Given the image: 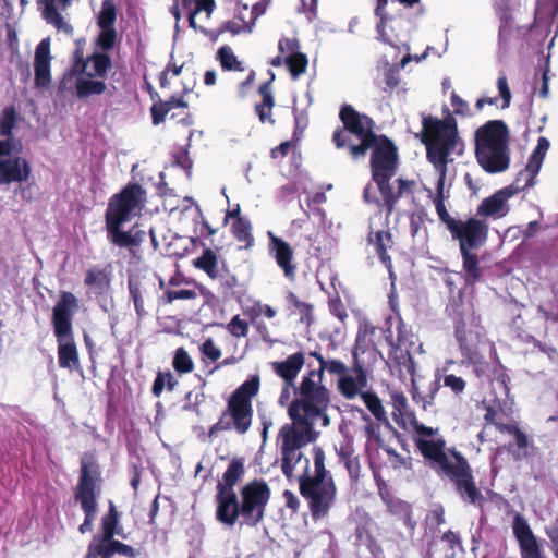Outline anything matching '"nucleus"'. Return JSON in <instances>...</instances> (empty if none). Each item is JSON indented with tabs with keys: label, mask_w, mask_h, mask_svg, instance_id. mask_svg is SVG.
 Returning a JSON list of instances; mask_svg holds the SVG:
<instances>
[{
	"label": "nucleus",
	"mask_w": 558,
	"mask_h": 558,
	"mask_svg": "<svg viewBox=\"0 0 558 558\" xmlns=\"http://www.w3.org/2000/svg\"><path fill=\"white\" fill-rule=\"evenodd\" d=\"M245 466L242 459L234 458L228 464L216 486V520L229 527L238 522L250 527L263 522L271 489L266 481L254 478L235 493V485L243 478Z\"/></svg>",
	"instance_id": "obj_3"
},
{
	"label": "nucleus",
	"mask_w": 558,
	"mask_h": 558,
	"mask_svg": "<svg viewBox=\"0 0 558 558\" xmlns=\"http://www.w3.org/2000/svg\"><path fill=\"white\" fill-rule=\"evenodd\" d=\"M397 330L398 335L396 340H393L392 332L389 330V335L386 336L387 343L413 349L415 347L414 335L408 330L405 324L402 320L399 322Z\"/></svg>",
	"instance_id": "obj_44"
},
{
	"label": "nucleus",
	"mask_w": 558,
	"mask_h": 558,
	"mask_svg": "<svg viewBox=\"0 0 558 558\" xmlns=\"http://www.w3.org/2000/svg\"><path fill=\"white\" fill-rule=\"evenodd\" d=\"M215 8H216L215 0H194V8H193V10L190 11V14H189L190 27L197 31L198 27L196 26V22H195L196 14L204 11L206 13L207 17H210Z\"/></svg>",
	"instance_id": "obj_54"
},
{
	"label": "nucleus",
	"mask_w": 558,
	"mask_h": 558,
	"mask_svg": "<svg viewBox=\"0 0 558 558\" xmlns=\"http://www.w3.org/2000/svg\"><path fill=\"white\" fill-rule=\"evenodd\" d=\"M288 300L299 311L301 322L310 325L313 322V305L300 301L294 293H290Z\"/></svg>",
	"instance_id": "obj_57"
},
{
	"label": "nucleus",
	"mask_w": 558,
	"mask_h": 558,
	"mask_svg": "<svg viewBox=\"0 0 558 558\" xmlns=\"http://www.w3.org/2000/svg\"><path fill=\"white\" fill-rule=\"evenodd\" d=\"M274 80L275 74L270 72V78L260 84L258 87V94L262 99L259 102L255 104L254 111L262 124L268 123L274 125L276 123V120L272 117V109L276 105L275 96L272 93Z\"/></svg>",
	"instance_id": "obj_24"
},
{
	"label": "nucleus",
	"mask_w": 558,
	"mask_h": 558,
	"mask_svg": "<svg viewBox=\"0 0 558 558\" xmlns=\"http://www.w3.org/2000/svg\"><path fill=\"white\" fill-rule=\"evenodd\" d=\"M427 219V213L424 208L413 211L409 215L410 221V233L413 238L426 234L425 222Z\"/></svg>",
	"instance_id": "obj_53"
},
{
	"label": "nucleus",
	"mask_w": 558,
	"mask_h": 558,
	"mask_svg": "<svg viewBox=\"0 0 558 558\" xmlns=\"http://www.w3.org/2000/svg\"><path fill=\"white\" fill-rule=\"evenodd\" d=\"M420 453L441 478L449 480L460 498L482 508L485 497L477 488L473 470L468 459L456 448L447 449L446 440L417 442Z\"/></svg>",
	"instance_id": "obj_4"
},
{
	"label": "nucleus",
	"mask_w": 558,
	"mask_h": 558,
	"mask_svg": "<svg viewBox=\"0 0 558 558\" xmlns=\"http://www.w3.org/2000/svg\"><path fill=\"white\" fill-rule=\"evenodd\" d=\"M513 535L517 538L522 558H546L542 555L537 538L534 535L527 520L515 513L512 522Z\"/></svg>",
	"instance_id": "obj_15"
},
{
	"label": "nucleus",
	"mask_w": 558,
	"mask_h": 558,
	"mask_svg": "<svg viewBox=\"0 0 558 558\" xmlns=\"http://www.w3.org/2000/svg\"><path fill=\"white\" fill-rule=\"evenodd\" d=\"M510 131L502 120H490L475 131V156L488 173L506 171L510 165Z\"/></svg>",
	"instance_id": "obj_8"
},
{
	"label": "nucleus",
	"mask_w": 558,
	"mask_h": 558,
	"mask_svg": "<svg viewBox=\"0 0 558 558\" xmlns=\"http://www.w3.org/2000/svg\"><path fill=\"white\" fill-rule=\"evenodd\" d=\"M170 111L171 107H169V102H165L162 100L155 102L150 108L153 124L159 125L162 123Z\"/></svg>",
	"instance_id": "obj_61"
},
{
	"label": "nucleus",
	"mask_w": 558,
	"mask_h": 558,
	"mask_svg": "<svg viewBox=\"0 0 558 558\" xmlns=\"http://www.w3.org/2000/svg\"><path fill=\"white\" fill-rule=\"evenodd\" d=\"M259 377L251 376L240 385L230 396L226 410L221 413L217 423L210 426L208 436L211 438L217 433L234 428L239 434H245L252 424V399L258 393Z\"/></svg>",
	"instance_id": "obj_9"
},
{
	"label": "nucleus",
	"mask_w": 558,
	"mask_h": 558,
	"mask_svg": "<svg viewBox=\"0 0 558 558\" xmlns=\"http://www.w3.org/2000/svg\"><path fill=\"white\" fill-rule=\"evenodd\" d=\"M111 282L110 275L105 270L97 267L89 268L86 271L84 283L87 287H95L100 291L109 288Z\"/></svg>",
	"instance_id": "obj_38"
},
{
	"label": "nucleus",
	"mask_w": 558,
	"mask_h": 558,
	"mask_svg": "<svg viewBox=\"0 0 558 558\" xmlns=\"http://www.w3.org/2000/svg\"><path fill=\"white\" fill-rule=\"evenodd\" d=\"M284 64L287 65L291 76L293 78H298L306 72L308 59L303 52L293 53L284 57Z\"/></svg>",
	"instance_id": "obj_42"
},
{
	"label": "nucleus",
	"mask_w": 558,
	"mask_h": 558,
	"mask_svg": "<svg viewBox=\"0 0 558 558\" xmlns=\"http://www.w3.org/2000/svg\"><path fill=\"white\" fill-rule=\"evenodd\" d=\"M56 339L58 343L59 366L70 371L78 369L81 365L74 333L56 337Z\"/></svg>",
	"instance_id": "obj_26"
},
{
	"label": "nucleus",
	"mask_w": 558,
	"mask_h": 558,
	"mask_svg": "<svg viewBox=\"0 0 558 558\" xmlns=\"http://www.w3.org/2000/svg\"><path fill=\"white\" fill-rule=\"evenodd\" d=\"M144 195L145 190L141 184L129 183L109 198L105 213V225L107 236L113 245L133 251L144 242L145 231L135 228L129 231L121 229L122 225L130 221L135 211L140 209Z\"/></svg>",
	"instance_id": "obj_5"
},
{
	"label": "nucleus",
	"mask_w": 558,
	"mask_h": 558,
	"mask_svg": "<svg viewBox=\"0 0 558 558\" xmlns=\"http://www.w3.org/2000/svg\"><path fill=\"white\" fill-rule=\"evenodd\" d=\"M396 364L400 374H407L411 378L416 374V365L413 355L389 356Z\"/></svg>",
	"instance_id": "obj_58"
},
{
	"label": "nucleus",
	"mask_w": 558,
	"mask_h": 558,
	"mask_svg": "<svg viewBox=\"0 0 558 558\" xmlns=\"http://www.w3.org/2000/svg\"><path fill=\"white\" fill-rule=\"evenodd\" d=\"M391 401L393 407V417L398 421L400 418H409L410 421L414 417V413H412L408 405L407 397L403 392L393 391L391 393Z\"/></svg>",
	"instance_id": "obj_46"
},
{
	"label": "nucleus",
	"mask_w": 558,
	"mask_h": 558,
	"mask_svg": "<svg viewBox=\"0 0 558 558\" xmlns=\"http://www.w3.org/2000/svg\"><path fill=\"white\" fill-rule=\"evenodd\" d=\"M80 307L78 299L69 291H61L59 300L52 308L51 323L54 337L73 332V317Z\"/></svg>",
	"instance_id": "obj_13"
},
{
	"label": "nucleus",
	"mask_w": 558,
	"mask_h": 558,
	"mask_svg": "<svg viewBox=\"0 0 558 558\" xmlns=\"http://www.w3.org/2000/svg\"><path fill=\"white\" fill-rule=\"evenodd\" d=\"M536 175L537 174L532 175V170L529 168V165H526L525 168L518 173L514 182L507 187H512V190L515 189L517 194L521 191L532 187L535 184Z\"/></svg>",
	"instance_id": "obj_55"
},
{
	"label": "nucleus",
	"mask_w": 558,
	"mask_h": 558,
	"mask_svg": "<svg viewBox=\"0 0 558 558\" xmlns=\"http://www.w3.org/2000/svg\"><path fill=\"white\" fill-rule=\"evenodd\" d=\"M314 371H320V378L324 379V372L328 371L330 374L343 375L347 372V366L339 360H325L319 359V366Z\"/></svg>",
	"instance_id": "obj_59"
},
{
	"label": "nucleus",
	"mask_w": 558,
	"mask_h": 558,
	"mask_svg": "<svg viewBox=\"0 0 558 558\" xmlns=\"http://www.w3.org/2000/svg\"><path fill=\"white\" fill-rule=\"evenodd\" d=\"M331 403L330 390L323 384L320 371H308L294 388V399L288 408L291 424L279 430L281 439V471L288 481L294 477L296 464L303 453L301 448L314 440V423L322 418L329 425L327 410Z\"/></svg>",
	"instance_id": "obj_2"
},
{
	"label": "nucleus",
	"mask_w": 558,
	"mask_h": 558,
	"mask_svg": "<svg viewBox=\"0 0 558 558\" xmlns=\"http://www.w3.org/2000/svg\"><path fill=\"white\" fill-rule=\"evenodd\" d=\"M217 60L223 71L243 72L245 68L241 61L238 60L232 48L228 45L221 46L217 51Z\"/></svg>",
	"instance_id": "obj_36"
},
{
	"label": "nucleus",
	"mask_w": 558,
	"mask_h": 558,
	"mask_svg": "<svg viewBox=\"0 0 558 558\" xmlns=\"http://www.w3.org/2000/svg\"><path fill=\"white\" fill-rule=\"evenodd\" d=\"M17 112L14 106H7L0 116V135L13 137V130L17 124Z\"/></svg>",
	"instance_id": "obj_39"
},
{
	"label": "nucleus",
	"mask_w": 558,
	"mask_h": 558,
	"mask_svg": "<svg viewBox=\"0 0 558 558\" xmlns=\"http://www.w3.org/2000/svg\"><path fill=\"white\" fill-rule=\"evenodd\" d=\"M50 38H44L36 47L34 70L35 85L39 88L47 87L51 82L50 73Z\"/></svg>",
	"instance_id": "obj_21"
},
{
	"label": "nucleus",
	"mask_w": 558,
	"mask_h": 558,
	"mask_svg": "<svg viewBox=\"0 0 558 558\" xmlns=\"http://www.w3.org/2000/svg\"><path fill=\"white\" fill-rule=\"evenodd\" d=\"M32 174L29 161L21 156L0 160V185L27 182Z\"/></svg>",
	"instance_id": "obj_16"
},
{
	"label": "nucleus",
	"mask_w": 558,
	"mask_h": 558,
	"mask_svg": "<svg viewBox=\"0 0 558 558\" xmlns=\"http://www.w3.org/2000/svg\"><path fill=\"white\" fill-rule=\"evenodd\" d=\"M342 125L332 133V143L337 149H345L353 160L364 158L371 149L369 168L372 180L376 184L380 198L371 194L372 184L363 191V198L368 204H376L385 209L386 217L392 215L398 201L414 193L416 182L404 178L396 179L397 190L391 184L398 165V148L385 134L375 132V121L366 113L357 111L350 104H342L339 109Z\"/></svg>",
	"instance_id": "obj_1"
},
{
	"label": "nucleus",
	"mask_w": 558,
	"mask_h": 558,
	"mask_svg": "<svg viewBox=\"0 0 558 558\" xmlns=\"http://www.w3.org/2000/svg\"><path fill=\"white\" fill-rule=\"evenodd\" d=\"M197 298L195 289H169L163 293V299L167 303H172L175 300H194Z\"/></svg>",
	"instance_id": "obj_60"
},
{
	"label": "nucleus",
	"mask_w": 558,
	"mask_h": 558,
	"mask_svg": "<svg viewBox=\"0 0 558 558\" xmlns=\"http://www.w3.org/2000/svg\"><path fill=\"white\" fill-rule=\"evenodd\" d=\"M441 376L435 375L434 378L428 379L421 377L418 379L411 378V396L416 404H422L423 410H426L428 405H432L435 401L437 392L440 390Z\"/></svg>",
	"instance_id": "obj_19"
},
{
	"label": "nucleus",
	"mask_w": 558,
	"mask_h": 558,
	"mask_svg": "<svg viewBox=\"0 0 558 558\" xmlns=\"http://www.w3.org/2000/svg\"><path fill=\"white\" fill-rule=\"evenodd\" d=\"M446 313L453 323L454 337L462 347L468 340L466 317L471 314L461 295L450 300Z\"/></svg>",
	"instance_id": "obj_22"
},
{
	"label": "nucleus",
	"mask_w": 558,
	"mask_h": 558,
	"mask_svg": "<svg viewBox=\"0 0 558 558\" xmlns=\"http://www.w3.org/2000/svg\"><path fill=\"white\" fill-rule=\"evenodd\" d=\"M101 533L93 536V539L88 544L87 549L100 546L114 538L116 535H123V527L120 524V512L118 511L113 501H109L108 511L101 518L100 522Z\"/></svg>",
	"instance_id": "obj_17"
},
{
	"label": "nucleus",
	"mask_w": 558,
	"mask_h": 558,
	"mask_svg": "<svg viewBox=\"0 0 558 558\" xmlns=\"http://www.w3.org/2000/svg\"><path fill=\"white\" fill-rule=\"evenodd\" d=\"M500 433H507L514 437L515 445L520 450H526L529 447H533V442L529 439L525 433H523L517 424L500 425L498 426Z\"/></svg>",
	"instance_id": "obj_51"
},
{
	"label": "nucleus",
	"mask_w": 558,
	"mask_h": 558,
	"mask_svg": "<svg viewBox=\"0 0 558 558\" xmlns=\"http://www.w3.org/2000/svg\"><path fill=\"white\" fill-rule=\"evenodd\" d=\"M172 366L180 374L191 373L194 368L193 360L184 348H179L174 352Z\"/></svg>",
	"instance_id": "obj_50"
},
{
	"label": "nucleus",
	"mask_w": 558,
	"mask_h": 558,
	"mask_svg": "<svg viewBox=\"0 0 558 558\" xmlns=\"http://www.w3.org/2000/svg\"><path fill=\"white\" fill-rule=\"evenodd\" d=\"M368 244L374 246L375 253L381 264L392 274V259L388 254V250L393 246V238L389 230L371 231L367 235Z\"/></svg>",
	"instance_id": "obj_27"
},
{
	"label": "nucleus",
	"mask_w": 558,
	"mask_h": 558,
	"mask_svg": "<svg viewBox=\"0 0 558 558\" xmlns=\"http://www.w3.org/2000/svg\"><path fill=\"white\" fill-rule=\"evenodd\" d=\"M462 255V267L464 279L468 284H475L483 278V270L480 267L477 255L471 251H460Z\"/></svg>",
	"instance_id": "obj_32"
},
{
	"label": "nucleus",
	"mask_w": 558,
	"mask_h": 558,
	"mask_svg": "<svg viewBox=\"0 0 558 558\" xmlns=\"http://www.w3.org/2000/svg\"><path fill=\"white\" fill-rule=\"evenodd\" d=\"M328 307L329 312L340 322H344L348 318L347 308L338 294L329 299Z\"/></svg>",
	"instance_id": "obj_63"
},
{
	"label": "nucleus",
	"mask_w": 558,
	"mask_h": 558,
	"mask_svg": "<svg viewBox=\"0 0 558 558\" xmlns=\"http://www.w3.org/2000/svg\"><path fill=\"white\" fill-rule=\"evenodd\" d=\"M102 477L100 466L93 453H84L81 458L80 475L74 487V500L84 512V521L78 526L82 534L93 530L98 513V498L101 495Z\"/></svg>",
	"instance_id": "obj_10"
},
{
	"label": "nucleus",
	"mask_w": 558,
	"mask_h": 558,
	"mask_svg": "<svg viewBox=\"0 0 558 558\" xmlns=\"http://www.w3.org/2000/svg\"><path fill=\"white\" fill-rule=\"evenodd\" d=\"M410 422H411L413 432L415 434L414 438H413L414 445L416 446V448L418 450H420V447H418L417 442H420V440H423V441L445 440L442 437L435 438V439H428V437H434V436L438 435V432H439L438 428H433V427H429V426H426V425L420 423L415 416L412 417V420Z\"/></svg>",
	"instance_id": "obj_41"
},
{
	"label": "nucleus",
	"mask_w": 558,
	"mask_h": 558,
	"mask_svg": "<svg viewBox=\"0 0 558 558\" xmlns=\"http://www.w3.org/2000/svg\"><path fill=\"white\" fill-rule=\"evenodd\" d=\"M373 332L374 328H369L368 326L359 329L355 343L352 348L353 372L355 373V377L341 376L338 380L339 391L347 399H353L359 391L367 385L366 371L363 361L360 360V355L367 351L371 341L368 337Z\"/></svg>",
	"instance_id": "obj_12"
},
{
	"label": "nucleus",
	"mask_w": 558,
	"mask_h": 558,
	"mask_svg": "<svg viewBox=\"0 0 558 558\" xmlns=\"http://www.w3.org/2000/svg\"><path fill=\"white\" fill-rule=\"evenodd\" d=\"M305 363V356L302 351H299L290 356L287 360L281 362H271L272 371L283 379L284 384L288 386H293L295 384V379L302 369Z\"/></svg>",
	"instance_id": "obj_28"
},
{
	"label": "nucleus",
	"mask_w": 558,
	"mask_h": 558,
	"mask_svg": "<svg viewBox=\"0 0 558 558\" xmlns=\"http://www.w3.org/2000/svg\"><path fill=\"white\" fill-rule=\"evenodd\" d=\"M515 195V189L504 187L495 192L492 196L482 201L477 207V216L482 217H505L509 211L507 201Z\"/></svg>",
	"instance_id": "obj_20"
},
{
	"label": "nucleus",
	"mask_w": 558,
	"mask_h": 558,
	"mask_svg": "<svg viewBox=\"0 0 558 558\" xmlns=\"http://www.w3.org/2000/svg\"><path fill=\"white\" fill-rule=\"evenodd\" d=\"M445 178H446V172H440L439 179L437 181V186H436L437 195L434 199V204H435L437 215H438L439 219L441 220V222H444L446 225V227L448 228L449 231H453V230H456L457 222L459 220H456L454 218H452L446 208V205L444 202Z\"/></svg>",
	"instance_id": "obj_31"
},
{
	"label": "nucleus",
	"mask_w": 558,
	"mask_h": 558,
	"mask_svg": "<svg viewBox=\"0 0 558 558\" xmlns=\"http://www.w3.org/2000/svg\"><path fill=\"white\" fill-rule=\"evenodd\" d=\"M117 5L111 0H104L97 15L98 27H116Z\"/></svg>",
	"instance_id": "obj_43"
},
{
	"label": "nucleus",
	"mask_w": 558,
	"mask_h": 558,
	"mask_svg": "<svg viewBox=\"0 0 558 558\" xmlns=\"http://www.w3.org/2000/svg\"><path fill=\"white\" fill-rule=\"evenodd\" d=\"M300 48V40L298 38L283 37L278 43L279 52L284 57L299 53Z\"/></svg>",
	"instance_id": "obj_64"
},
{
	"label": "nucleus",
	"mask_w": 558,
	"mask_h": 558,
	"mask_svg": "<svg viewBox=\"0 0 558 558\" xmlns=\"http://www.w3.org/2000/svg\"><path fill=\"white\" fill-rule=\"evenodd\" d=\"M107 84L102 80L93 77H78L75 82L76 96L81 99L93 95H101L106 92Z\"/></svg>",
	"instance_id": "obj_33"
},
{
	"label": "nucleus",
	"mask_w": 558,
	"mask_h": 558,
	"mask_svg": "<svg viewBox=\"0 0 558 558\" xmlns=\"http://www.w3.org/2000/svg\"><path fill=\"white\" fill-rule=\"evenodd\" d=\"M505 399L502 400L499 397H496L493 404L487 403L485 400L483 401L485 414H484V421L487 425H494L498 429V426L506 425L505 423L499 422L498 415L499 411L501 410L500 404H505Z\"/></svg>",
	"instance_id": "obj_52"
},
{
	"label": "nucleus",
	"mask_w": 558,
	"mask_h": 558,
	"mask_svg": "<svg viewBox=\"0 0 558 558\" xmlns=\"http://www.w3.org/2000/svg\"><path fill=\"white\" fill-rule=\"evenodd\" d=\"M450 233L459 240L460 251H471L481 247L486 242L488 227L482 220L470 218L465 222L459 220L456 230Z\"/></svg>",
	"instance_id": "obj_14"
},
{
	"label": "nucleus",
	"mask_w": 558,
	"mask_h": 558,
	"mask_svg": "<svg viewBox=\"0 0 558 558\" xmlns=\"http://www.w3.org/2000/svg\"><path fill=\"white\" fill-rule=\"evenodd\" d=\"M444 113L441 120L433 116H424L422 119L421 141L426 147L427 160L439 173L446 172L451 154H461L463 150L456 118L446 106Z\"/></svg>",
	"instance_id": "obj_6"
},
{
	"label": "nucleus",
	"mask_w": 558,
	"mask_h": 558,
	"mask_svg": "<svg viewBox=\"0 0 558 558\" xmlns=\"http://www.w3.org/2000/svg\"><path fill=\"white\" fill-rule=\"evenodd\" d=\"M314 474L307 468L299 476V490L307 501L313 520L328 515L337 496V486L332 475L325 466V452L320 447L313 448Z\"/></svg>",
	"instance_id": "obj_7"
},
{
	"label": "nucleus",
	"mask_w": 558,
	"mask_h": 558,
	"mask_svg": "<svg viewBox=\"0 0 558 558\" xmlns=\"http://www.w3.org/2000/svg\"><path fill=\"white\" fill-rule=\"evenodd\" d=\"M232 337L245 338L250 332V324L241 318L239 314L234 315L226 325H221Z\"/></svg>",
	"instance_id": "obj_48"
},
{
	"label": "nucleus",
	"mask_w": 558,
	"mask_h": 558,
	"mask_svg": "<svg viewBox=\"0 0 558 558\" xmlns=\"http://www.w3.org/2000/svg\"><path fill=\"white\" fill-rule=\"evenodd\" d=\"M118 33L116 27H99L96 46L104 52L111 51L117 43Z\"/></svg>",
	"instance_id": "obj_47"
},
{
	"label": "nucleus",
	"mask_w": 558,
	"mask_h": 558,
	"mask_svg": "<svg viewBox=\"0 0 558 558\" xmlns=\"http://www.w3.org/2000/svg\"><path fill=\"white\" fill-rule=\"evenodd\" d=\"M128 288L137 316L140 318L144 317L147 314L144 307V295L147 293V282L145 278L138 275L129 276Z\"/></svg>",
	"instance_id": "obj_30"
},
{
	"label": "nucleus",
	"mask_w": 558,
	"mask_h": 558,
	"mask_svg": "<svg viewBox=\"0 0 558 558\" xmlns=\"http://www.w3.org/2000/svg\"><path fill=\"white\" fill-rule=\"evenodd\" d=\"M71 2L72 0H37V5L48 24H51L59 32L62 31L66 34H72L73 27L65 22L57 7L58 3L62 10H65Z\"/></svg>",
	"instance_id": "obj_23"
},
{
	"label": "nucleus",
	"mask_w": 558,
	"mask_h": 558,
	"mask_svg": "<svg viewBox=\"0 0 558 558\" xmlns=\"http://www.w3.org/2000/svg\"><path fill=\"white\" fill-rule=\"evenodd\" d=\"M270 2L271 0H259L250 8L248 4L244 3L242 0H229L232 17L220 25L217 34L203 27H199V29L207 36H210L213 40L222 33H230L233 36L251 34L255 27L256 21L266 13Z\"/></svg>",
	"instance_id": "obj_11"
},
{
	"label": "nucleus",
	"mask_w": 558,
	"mask_h": 558,
	"mask_svg": "<svg viewBox=\"0 0 558 558\" xmlns=\"http://www.w3.org/2000/svg\"><path fill=\"white\" fill-rule=\"evenodd\" d=\"M530 29L531 28H527L525 26L517 27L514 29L512 20L509 17H505L502 19L499 27V41L507 44L513 36L514 32H517L519 35H525L530 32Z\"/></svg>",
	"instance_id": "obj_56"
},
{
	"label": "nucleus",
	"mask_w": 558,
	"mask_h": 558,
	"mask_svg": "<svg viewBox=\"0 0 558 558\" xmlns=\"http://www.w3.org/2000/svg\"><path fill=\"white\" fill-rule=\"evenodd\" d=\"M88 61L92 62L93 72L86 73L88 77H100L105 78L107 72L112 66L111 57L107 52H94L88 57Z\"/></svg>",
	"instance_id": "obj_37"
},
{
	"label": "nucleus",
	"mask_w": 558,
	"mask_h": 558,
	"mask_svg": "<svg viewBox=\"0 0 558 558\" xmlns=\"http://www.w3.org/2000/svg\"><path fill=\"white\" fill-rule=\"evenodd\" d=\"M269 235V250L274 254L278 267L283 271L284 276L293 279L296 272V264L294 263V253L291 245L283 239L276 236L272 232Z\"/></svg>",
	"instance_id": "obj_18"
},
{
	"label": "nucleus",
	"mask_w": 558,
	"mask_h": 558,
	"mask_svg": "<svg viewBox=\"0 0 558 558\" xmlns=\"http://www.w3.org/2000/svg\"><path fill=\"white\" fill-rule=\"evenodd\" d=\"M199 351L204 357L211 362H217L221 357V350L211 338H207L199 347Z\"/></svg>",
	"instance_id": "obj_62"
},
{
	"label": "nucleus",
	"mask_w": 558,
	"mask_h": 558,
	"mask_svg": "<svg viewBox=\"0 0 558 558\" xmlns=\"http://www.w3.org/2000/svg\"><path fill=\"white\" fill-rule=\"evenodd\" d=\"M490 381L493 389L507 399L510 392L509 383L510 378L502 365L495 366L492 371Z\"/></svg>",
	"instance_id": "obj_40"
},
{
	"label": "nucleus",
	"mask_w": 558,
	"mask_h": 558,
	"mask_svg": "<svg viewBox=\"0 0 558 558\" xmlns=\"http://www.w3.org/2000/svg\"><path fill=\"white\" fill-rule=\"evenodd\" d=\"M375 522L369 515L363 518L355 527V546H365L373 556H377L383 553L381 546L374 536Z\"/></svg>",
	"instance_id": "obj_29"
},
{
	"label": "nucleus",
	"mask_w": 558,
	"mask_h": 558,
	"mask_svg": "<svg viewBox=\"0 0 558 558\" xmlns=\"http://www.w3.org/2000/svg\"><path fill=\"white\" fill-rule=\"evenodd\" d=\"M230 230L233 238L243 243L244 248L247 250L254 245L253 227L248 218L234 220Z\"/></svg>",
	"instance_id": "obj_34"
},
{
	"label": "nucleus",
	"mask_w": 558,
	"mask_h": 558,
	"mask_svg": "<svg viewBox=\"0 0 558 558\" xmlns=\"http://www.w3.org/2000/svg\"><path fill=\"white\" fill-rule=\"evenodd\" d=\"M558 12V0H537L535 8V20L549 22Z\"/></svg>",
	"instance_id": "obj_45"
},
{
	"label": "nucleus",
	"mask_w": 558,
	"mask_h": 558,
	"mask_svg": "<svg viewBox=\"0 0 558 558\" xmlns=\"http://www.w3.org/2000/svg\"><path fill=\"white\" fill-rule=\"evenodd\" d=\"M218 256L217 254L209 247L205 248L201 256L194 259L193 265L203 270L208 277L215 279L218 276Z\"/></svg>",
	"instance_id": "obj_35"
},
{
	"label": "nucleus",
	"mask_w": 558,
	"mask_h": 558,
	"mask_svg": "<svg viewBox=\"0 0 558 558\" xmlns=\"http://www.w3.org/2000/svg\"><path fill=\"white\" fill-rule=\"evenodd\" d=\"M361 397L369 412L379 421L386 420V412L379 397L373 391L362 392Z\"/></svg>",
	"instance_id": "obj_49"
},
{
	"label": "nucleus",
	"mask_w": 558,
	"mask_h": 558,
	"mask_svg": "<svg viewBox=\"0 0 558 558\" xmlns=\"http://www.w3.org/2000/svg\"><path fill=\"white\" fill-rule=\"evenodd\" d=\"M116 555L124 558H137L141 555V549L113 538L100 546L87 549L84 558H112Z\"/></svg>",
	"instance_id": "obj_25"
}]
</instances>
